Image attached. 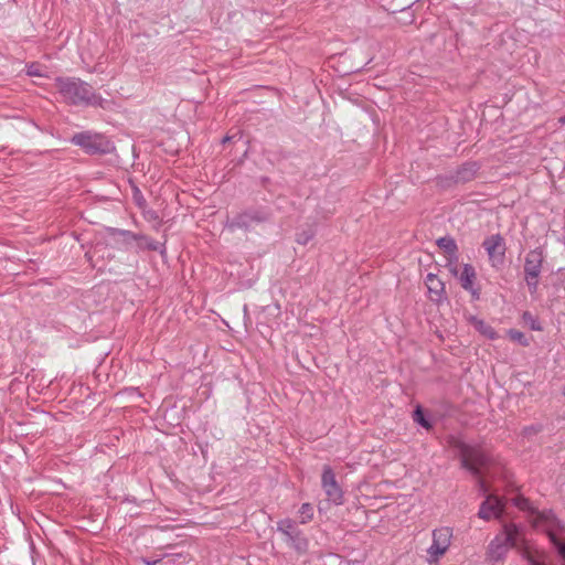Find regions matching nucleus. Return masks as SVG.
<instances>
[{"mask_svg": "<svg viewBox=\"0 0 565 565\" xmlns=\"http://www.w3.org/2000/svg\"><path fill=\"white\" fill-rule=\"evenodd\" d=\"M63 98L74 105L85 104L105 107L106 100L95 94L92 86L75 78H60L56 82Z\"/></svg>", "mask_w": 565, "mask_h": 565, "instance_id": "nucleus-1", "label": "nucleus"}, {"mask_svg": "<svg viewBox=\"0 0 565 565\" xmlns=\"http://www.w3.org/2000/svg\"><path fill=\"white\" fill-rule=\"evenodd\" d=\"M521 542V531L515 524H505L503 532L497 535L488 547V555L493 561L501 559L510 547Z\"/></svg>", "mask_w": 565, "mask_h": 565, "instance_id": "nucleus-2", "label": "nucleus"}, {"mask_svg": "<svg viewBox=\"0 0 565 565\" xmlns=\"http://www.w3.org/2000/svg\"><path fill=\"white\" fill-rule=\"evenodd\" d=\"M72 143L78 146L85 150V152L95 154V153H106L110 150L111 145L100 134L84 131L75 134L72 139Z\"/></svg>", "mask_w": 565, "mask_h": 565, "instance_id": "nucleus-3", "label": "nucleus"}, {"mask_svg": "<svg viewBox=\"0 0 565 565\" xmlns=\"http://www.w3.org/2000/svg\"><path fill=\"white\" fill-rule=\"evenodd\" d=\"M431 536L433 543L427 550V562L429 564H437L451 544L452 529L449 526L435 529Z\"/></svg>", "mask_w": 565, "mask_h": 565, "instance_id": "nucleus-4", "label": "nucleus"}, {"mask_svg": "<svg viewBox=\"0 0 565 565\" xmlns=\"http://www.w3.org/2000/svg\"><path fill=\"white\" fill-rule=\"evenodd\" d=\"M459 455L462 467L475 476H479L480 469L487 463V457L481 449L463 443L459 444Z\"/></svg>", "mask_w": 565, "mask_h": 565, "instance_id": "nucleus-5", "label": "nucleus"}, {"mask_svg": "<svg viewBox=\"0 0 565 565\" xmlns=\"http://www.w3.org/2000/svg\"><path fill=\"white\" fill-rule=\"evenodd\" d=\"M543 263V254L539 249L530 250L524 263L525 281L531 294H535L539 287V276Z\"/></svg>", "mask_w": 565, "mask_h": 565, "instance_id": "nucleus-6", "label": "nucleus"}, {"mask_svg": "<svg viewBox=\"0 0 565 565\" xmlns=\"http://www.w3.org/2000/svg\"><path fill=\"white\" fill-rule=\"evenodd\" d=\"M277 530L285 535L286 542L299 552L307 550L308 541L302 536L301 531L290 519L280 520L277 523Z\"/></svg>", "mask_w": 565, "mask_h": 565, "instance_id": "nucleus-7", "label": "nucleus"}, {"mask_svg": "<svg viewBox=\"0 0 565 565\" xmlns=\"http://www.w3.org/2000/svg\"><path fill=\"white\" fill-rule=\"evenodd\" d=\"M483 247L487 250L489 260L493 267H499L504 262L505 242L499 234L491 235L483 241Z\"/></svg>", "mask_w": 565, "mask_h": 565, "instance_id": "nucleus-8", "label": "nucleus"}, {"mask_svg": "<svg viewBox=\"0 0 565 565\" xmlns=\"http://www.w3.org/2000/svg\"><path fill=\"white\" fill-rule=\"evenodd\" d=\"M321 483L328 499L335 504H341L343 493L335 480L334 472L329 466L323 467Z\"/></svg>", "mask_w": 565, "mask_h": 565, "instance_id": "nucleus-9", "label": "nucleus"}, {"mask_svg": "<svg viewBox=\"0 0 565 565\" xmlns=\"http://www.w3.org/2000/svg\"><path fill=\"white\" fill-rule=\"evenodd\" d=\"M450 270L454 275L458 276L461 287L465 290L471 292L475 299H479L480 291L478 288H475V280L477 277L475 268L469 264H465L460 271L456 267L451 268Z\"/></svg>", "mask_w": 565, "mask_h": 565, "instance_id": "nucleus-10", "label": "nucleus"}, {"mask_svg": "<svg viewBox=\"0 0 565 565\" xmlns=\"http://www.w3.org/2000/svg\"><path fill=\"white\" fill-rule=\"evenodd\" d=\"M503 510V502L500 498L493 494H488L486 500L482 502L478 515L482 520H491L499 518Z\"/></svg>", "mask_w": 565, "mask_h": 565, "instance_id": "nucleus-11", "label": "nucleus"}, {"mask_svg": "<svg viewBox=\"0 0 565 565\" xmlns=\"http://www.w3.org/2000/svg\"><path fill=\"white\" fill-rule=\"evenodd\" d=\"M425 284L431 300L439 301L445 290L444 282L437 275L430 273L426 276Z\"/></svg>", "mask_w": 565, "mask_h": 565, "instance_id": "nucleus-12", "label": "nucleus"}, {"mask_svg": "<svg viewBox=\"0 0 565 565\" xmlns=\"http://www.w3.org/2000/svg\"><path fill=\"white\" fill-rule=\"evenodd\" d=\"M470 324L483 337L490 340H494L498 338V333L495 330L488 324L484 320L479 319L478 317L471 316L468 318Z\"/></svg>", "mask_w": 565, "mask_h": 565, "instance_id": "nucleus-13", "label": "nucleus"}, {"mask_svg": "<svg viewBox=\"0 0 565 565\" xmlns=\"http://www.w3.org/2000/svg\"><path fill=\"white\" fill-rule=\"evenodd\" d=\"M437 245L445 250L450 258L457 259V245L451 237H441L437 241Z\"/></svg>", "mask_w": 565, "mask_h": 565, "instance_id": "nucleus-14", "label": "nucleus"}, {"mask_svg": "<svg viewBox=\"0 0 565 565\" xmlns=\"http://www.w3.org/2000/svg\"><path fill=\"white\" fill-rule=\"evenodd\" d=\"M300 523L306 524L313 518V508L310 503H303L299 509Z\"/></svg>", "mask_w": 565, "mask_h": 565, "instance_id": "nucleus-15", "label": "nucleus"}, {"mask_svg": "<svg viewBox=\"0 0 565 565\" xmlns=\"http://www.w3.org/2000/svg\"><path fill=\"white\" fill-rule=\"evenodd\" d=\"M315 230L311 226H309L297 233L296 241L301 245H306L312 239Z\"/></svg>", "mask_w": 565, "mask_h": 565, "instance_id": "nucleus-16", "label": "nucleus"}, {"mask_svg": "<svg viewBox=\"0 0 565 565\" xmlns=\"http://www.w3.org/2000/svg\"><path fill=\"white\" fill-rule=\"evenodd\" d=\"M509 337L513 340V341H516L523 345H526L527 344V341L525 339V335L521 332V331H518V330H510L509 331Z\"/></svg>", "mask_w": 565, "mask_h": 565, "instance_id": "nucleus-17", "label": "nucleus"}, {"mask_svg": "<svg viewBox=\"0 0 565 565\" xmlns=\"http://www.w3.org/2000/svg\"><path fill=\"white\" fill-rule=\"evenodd\" d=\"M414 420L425 428L430 427V424L427 422V419L424 416V413L422 412V409L419 407L414 413Z\"/></svg>", "mask_w": 565, "mask_h": 565, "instance_id": "nucleus-18", "label": "nucleus"}, {"mask_svg": "<svg viewBox=\"0 0 565 565\" xmlns=\"http://www.w3.org/2000/svg\"><path fill=\"white\" fill-rule=\"evenodd\" d=\"M28 75L30 76H42V72L39 65L32 64L28 67Z\"/></svg>", "mask_w": 565, "mask_h": 565, "instance_id": "nucleus-19", "label": "nucleus"}, {"mask_svg": "<svg viewBox=\"0 0 565 565\" xmlns=\"http://www.w3.org/2000/svg\"><path fill=\"white\" fill-rule=\"evenodd\" d=\"M515 504H516L520 509L525 510V509H527V508H529V504H530V503H529V501H527L526 499H524V498H520V499H516Z\"/></svg>", "mask_w": 565, "mask_h": 565, "instance_id": "nucleus-20", "label": "nucleus"}, {"mask_svg": "<svg viewBox=\"0 0 565 565\" xmlns=\"http://www.w3.org/2000/svg\"><path fill=\"white\" fill-rule=\"evenodd\" d=\"M479 488H480V491H482L483 493H487L489 491V488L483 478L479 479Z\"/></svg>", "mask_w": 565, "mask_h": 565, "instance_id": "nucleus-21", "label": "nucleus"}, {"mask_svg": "<svg viewBox=\"0 0 565 565\" xmlns=\"http://www.w3.org/2000/svg\"><path fill=\"white\" fill-rule=\"evenodd\" d=\"M246 217H249L248 214H244V215H241L238 221H237V225H247V221L245 220Z\"/></svg>", "mask_w": 565, "mask_h": 565, "instance_id": "nucleus-22", "label": "nucleus"}, {"mask_svg": "<svg viewBox=\"0 0 565 565\" xmlns=\"http://www.w3.org/2000/svg\"><path fill=\"white\" fill-rule=\"evenodd\" d=\"M142 561L146 565H156L159 562L158 559H154V561L142 559Z\"/></svg>", "mask_w": 565, "mask_h": 565, "instance_id": "nucleus-23", "label": "nucleus"}, {"mask_svg": "<svg viewBox=\"0 0 565 565\" xmlns=\"http://www.w3.org/2000/svg\"><path fill=\"white\" fill-rule=\"evenodd\" d=\"M532 329L540 330L541 328H540V326H536V324L532 323Z\"/></svg>", "mask_w": 565, "mask_h": 565, "instance_id": "nucleus-24", "label": "nucleus"}, {"mask_svg": "<svg viewBox=\"0 0 565 565\" xmlns=\"http://www.w3.org/2000/svg\"><path fill=\"white\" fill-rule=\"evenodd\" d=\"M558 120H559L561 124L564 125L565 124V116L561 117Z\"/></svg>", "mask_w": 565, "mask_h": 565, "instance_id": "nucleus-25", "label": "nucleus"}, {"mask_svg": "<svg viewBox=\"0 0 565 565\" xmlns=\"http://www.w3.org/2000/svg\"><path fill=\"white\" fill-rule=\"evenodd\" d=\"M250 218L255 220V221H262L263 218L258 217V216H250Z\"/></svg>", "mask_w": 565, "mask_h": 565, "instance_id": "nucleus-26", "label": "nucleus"}, {"mask_svg": "<svg viewBox=\"0 0 565 565\" xmlns=\"http://www.w3.org/2000/svg\"><path fill=\"white\" fill-rule=\"evenodd\" d=\"M523 317H524V319L526 320L527 318H531V315L526 312V313H524V316H523Z\"/></svg>", "mask_w": 565, "mask_h": 565, "instance_id": "nucleus-27", "label": "nucleus"}, {"mask_svg": "<svg viewBox=\"0 0 565 565\" xmlns=\"http://www.w3.org/2000/svg\"><path fill=\"white\" fill-rule=\"evenodd\" d=\"M149 246H150V248H152V249H157V248H158V247H157V245H154V244H151V245H149Z\"/></svg>", "mask_w": 565, "mask_h": 565, "instance_id": "nucleus-28", "label": "nucleus"}]
</instances>
